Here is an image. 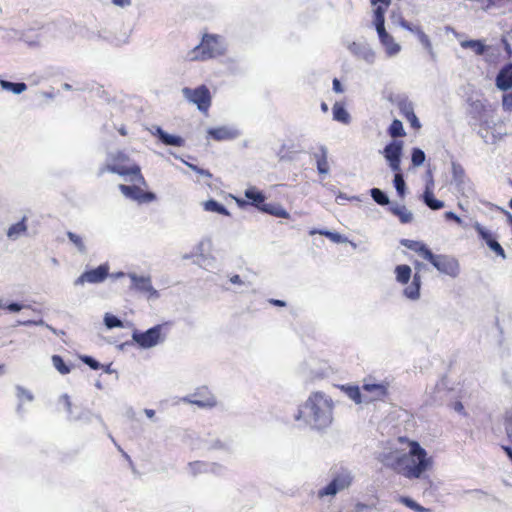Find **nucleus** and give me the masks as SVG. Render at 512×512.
I'll return each instance as SVG.
<instances>
[{"label":"nucleus","mask_w":512,"mask_h":512,"mask_svg":"<svg viewBox=\"0 0 512 512\" xmlns=\"http://www.w3.org/2000/svg\"><path fill=\"white\" fill-rule=\"evenodd\" d=\"M377 459L387 468L408 479H420L433 466V459L417 442L412 441L408 452H381Z\"/></svg>","instance_id":"1"},{"label":"nucleus","mask_w":512,"mask_h":512,"mask_svg":"<svg viewBox=\"0 0 512 512\" xmlns=\"http://www.w3.org/2000/svg\"><path fill=\"white\" fill-rule=\"evenodd\" d=\"M333 402L322 392H313L304 404L300 405L294 418L303 420L312 429L321 431L332 423Z\"/></svg>","instance_id":"2"},{"label":"nucleus","mask_w":512,"mask_h":512,"mask_svg":"<svg viewBox=\"0 0 512 512\" xmlns=\"http://www.w3.org/2000/svg\"><path fill=\"white\" fill-rule=\"evenodd\" d=\"M172 326L171 321L156 324L145 331L134 328L132 338L139 349H150L165 342Z\"/></svg>","instance_id":"3"},{"label":"nucleus","mask_w":512,"mask_h":512,"mask_svg":"<svg viewBox=\"0 0 512 512\" xmlns=\"http://www.w3.org/2000/svg\"><path fill=\"white\" fill-rule=\"evenodd\" d=\"M226 48L222 38L215 34H205L201 42L191 51V60H207L224 55Z\"/></svg>","instance_id":"4"},{"label":"nucleus","mask_w":512,"mask_h":512,"mask_svg":"<svg viewBox=\"0 0 512 512\" xmlns=\"http://www.w3.org/2000/svg\"><path fill=\"white\" fill-rule=\"evenodd\" d=\"M353 481L351 472L346 468H341L339 472L333 474L331 480L318 491L319 498L325 496H335L338 492L348 488Z\"/></svg>","instance_id":"5"},{"label":"nucleus","mask_w":512,"mask_h":512,"mask_svg":"<svg viewBox=\"0 0 512 512\" xmlns=\"http://www.w3.org/2000/svg\"><path fill=\"white\" fill-rule=\"evenodd\" d=\"M106 171L113 174H117L122 177L131 176L130 180L132 182H137L143 186L147 185V182L141 173V167L137 163H133L130 166H126L119 165L117 163H110V161L107 160L106 165L99 169L98 176L103 175Z\"/></svg>","instance_id":"6"},{"label":"nucleus","mask_w":512,"mask_h":512,"mask_svg":"<svg viewBox=\"0 0 512 512\" xmlns=\"http://www.w3.org/2000/svg\"><path fill=\"white\" fill-rule=\"evenodd\" d=\"M426 261H428L440 273L456 278L460 274V264L458 260L450 255L435 254L430 252Z\"/></svg>","instance_id":"7"},{"label":"nucleus","mask_w":512,"mask_h":512,"mask_svg":"<svg viewBox=\"0 0 512 512\" xmlns=\"http://www.w3.org/2000/svg\"><path fill=\"white\" fill-rule=\"evenodd\" d=\"M182 93L185 99L195 104L200 112L207 113L212 103V96L206 85L202 84L195 88L184 87Z\"/></svg>","instance_id":"8"},{"label":"nucleus","mask_w":512,"mask_h":512,"mask_svg":"<svg viewBox=\"0 0 512 512\" xmlns=\"http://www.w3.org/2000/svg\"><path fill=\"white\" fill-rule=\"evenodd\" d=\"M404 142L400 139H392L381 151L389 168L392 171L401 170V160L403 156Z\"/></svg>","instance_id":"9"},{"label":"nucleus","mask_w":512,"mask_h":512,"mask_svg":"<svg viewBox=\"0 0 512 512\" xmlns=\"http://www.w3.org/2000/svg\"><path fill=\"white\" fill-rule=\"evenodd\" d=\"M473 228L475 229L478 238L483 241L491 251L502 259H506V252L499 243L498 237L495 233L477 221L473 224Z\"/></svg>","instance_id":"10"},{"label":"nucleus","mask_w":512,"mask_h":512,"mask_svg":"<svg viewBox=\"0 0 512 512\" xmlns=\"http://www.w3.org/2000/svg\"><path fill=\"white\" fill-rule=\"evenodd\" d=\"M128 277L131 280V290L145 294L148 300H154L160 297L159 291L153 287L149 276L137 275L136 273L131 272L128 273Z\"/></svg>","instance_id":"11"},{"label":"nucleus","mask_w":512,"mask_h":512,"mask_svg":"<svg viewBox=\"0 0 512 512\" xmlns=\"http://www.w3.org/2000/svg\"><path fill=\"white\" fill-rule=\"evenodd\" d=\"M109 277V265L107 263L100 264L99 266L91 269H86L74 281L75 286L83 285L84 283L99 284L104 282Z\"/></svg>","instance_id":"12"},{"label":"nucleus","mask_w":512,"mask_h":512,"mask_svg":"<svg viewBox=\"0 0 512 512\" xmlns=\"http://www.w3.org/2000/svg\"><path fill=\"white\" fill-rule=\"evenodd\" d=\"M379 38V42L385 48V51L388 56L392 57L397 55L401 46L394 41L393 36L386 31L385 21L377 20V22H372Z\"/></svg>","instance_id":"13"},{"label":"nucleus","mask_w":512,"mask_h":512,"mask_svg":"<svg viewBox=\"0 0 512 512\" xmlns=\"http://www.w3.org/2000/svg\"><path fill=\"white\" fill-rule=\"evenodd\" d=\"M240 136V131L229 126L210 127L207 129V138L215 141L234 140Z\"/></svg>","instance_id":"14"},{"label":"nucleus","mask_w":512,"mask_h":512,"mask_svg":"<svg viewBox=\"0 0 512 512\" xmlns=\"http://www.w3.org/2000/svg\"><path fill=\"white\" fill-rule=\"evenodd\" d=\"M495 86L503 92L512 88V61L505 63L495 77Z\"/></svg>","instance_id":"15"},{"label":"nucleus","mask_w":512,"mask_h":512,"mask_svg":"<svg viewBox=\"0 0 512 512\" xmlns=\"http://www.w3.org/2000/svg\"><path fill=\"white\" fill-rule=\"evenodd\" d=\"M85 37L88 40H102L114 46H121L128 43V36H126L124 39H120L115 34L106 29L99 31L88 30Z\"/></svg>","instance_id":"16"},{"label":"nucleus","mask_w":512,"mask_h":512,"mask_svg":"<svg viewBox=\"0 0 512 512\" xmlns=\"http://www.w3.org/2000/svg\"><path fill=\"white\" fill-rule=\"evenodd\" d=\"M348 49L354 56L363 59L369 64H372L375 61V52L368 43L354 41L349 44Z\"/></svg>","instance_id":"17"},{"label":"nucleus","mask_w":512,"mask_h":512,"mask_svg":"<svg viewBox=\"0 0 512 512\" xmlns=\"http://www.w3.org/2000/svg\"><path fill=\"white\" fill-rule=\"evenodd\" d=\"M244 196L248 199L249 205L257 210L258 207H261L267 199L266 194L255 186L248 187L244 191Z\"/></svg>","instance_id":"18"},{"label":"nucleus","mask_w":512,"mask_h":512,"mask_svg":"<svg viewBox=\"0 0 512 512\" xmlns=\"http://www.w3.org/2000/svg\"><path fill=\"white\" fill-rule=\"evenodd\" d=\"M28 234L27 217L23 216L18 222L10 225L6 232V236L11 241H16L21 236Z\"/></svg>","instance_id":"19"},{"label":"nucleus","mask_w":512,"mask_h":512,"mask_svg":"<svg viewBox=\"0 0 512 512\" xmlns=\"http://www.w3.org/2000/svg\"><path fill=\"white\" fill-rule=\"evenodd\" d=\"M400 245L406 247L409 250L416 252L423 259H427L428 255L431 252V249L422 241L411 240L403 238L400 241Z\"/></svg>","instance_id":"20"},{"label":"nucleus","mask_w":512,"mask_h":512,"mask_svg":"<svg viewBox=\"0 0 512 512\" xmlns=\"http://www.w3.org/2000/svg\"><path fill=\"white\" fill-rule=\"evenodd\" d=\"M258 211L263 214H268L277 218L288 219L290 218L289 212L279 203H264L258 207Z\"/></svg>","instance_id":"21"},{"label":"nucleus","mask_w":512,"mask_h":512,"mask_svg":"<svg viewBox=\"0 0 512 512\" xmlns=\"http://www.w3.org/2000/svg\"><path fill=\"white\" fill-rule=\"evenodd\" d=\"M339 388L356 404L370 403L372 401V399H368L362 395L358 385L344 384L340 385Z\"/></svg>","instance_id":"22"},{"label":"nucleus","mask_w":512,"mask_h":512,"mask_svg":"<svg viewBox=\"0 0 512 512\" xmlns=\"http://www.w3.org/2000/svg\"><path fill=\"white\" fill-rule=\"evenodd\" d=\"M460 45L464 49H471L478 56H484L490 50V46L482 39L464 40Z\"/></svg>","instance_id":"23"},{"label":"nucleus","mask_w":512,"mask_h":512,"mask_svg":"<svg viewBox=\"0 0 512 512\" xmlns=\"http://www.w3.org/2000/svg\"><path fill=\"white\" fill-rule=\"evenodd\" d=\"M188 468L190 470V473L193 476H196L201 473H208L209 468L212 469H218V470H224L225 467L218 463H208L204 461H194L188 463Z\"/></svg>","instance_id":"24"},{"label":"nucleus","mask_w":512,"mask_h":512,"mask_svg":"<svg viewBox=\"0 0 512 512\" xmlns=\"http://www.w3.org/2000/svg\"><path fill=\"white\" fill-rule=\"evenodd\" d=\"M421 291V276L420 273L415 272L410 285L403 290V295L410 300H417L420 298Z\"/></svg>","instance_id":"25"},{"label":"nucleus","mask_w":512,"mask_h":512,"mask_svg":"<svg viewBox=\"0 0 512 512\" xmlns=\"http://www.w3.org/2000/svg\"><path fill=\"white\" fill-rule=\"evenodd\" d=\"M388 211L395 217H397L402 224H408L413 220V213L409 211L404 205H400L394 202Z\"/></svg>","instance_id":"26"},{"label":"nucleus","mask_w":512,"mask_h":512,"mask_svg":"<svg viewBox=\"0 0 512 512\" xmlns=\"http://www.w3.org/2000/svg\"><path fill=\"white\" fill-rule=\"evenodd\" d=\"M362 389L368 393H374L376 400H382L388 395L387 383H370L364 381Z\"/></svg>","instance_id":"27"},{"label":"nucleus","mask_w":512,"mask_h":512,"mask_svg":"<svg viewBox=\"0 0 512 512\" xmlns=\"http://www.w3.org/2000/svg\"><path fill=\"white\" fill-rule=\"evenodd\" d=\"M370 4L374 7L372 22L385 21V14L391 5V0H370Z\"/></svg>","instance_id":"28"},{"label":"nucleus","mask_w":512,"mask_h":512,"mask_svg":"<svg viewBox=\"0 0 512 512\" xmlns=\"http://www.w3.org/2000/svg\"><path fill=\"white\" fill-rule=\"evenodd\" d=\"M333 120L348 125L351 122V115L347 111L345 104L336 102L332 107Z\"/></svg>","instance_id":"29"},{"label":"nucleus","mask_w":512,"mask_h":512,"mask_svg":"<svg viewBox=\"0 0 512 512\" xmlns=\"http://www.w3.org/2000/svg\"><path fill=\"white\" fill-rule=\"evenodd\" d=\"M369 194L373 201L378 204L379 206L386 207L387 210L390 208V206L395 202L390 200L389 195L386 191L373 187L369 190Z\"/></svg>","instance_id":"30"},{"label":"nucleus","mask_w":512,"mask_h":512,"mask_svg":"<svg viewBox=\"0 0 512 512\" xmlns=\"http://www.w3.org/2000/svg\"><path fill=\"white\" fill-rule=\"evenodd\" d=\"M452 182L456 185V188L460 191L464 188L466 173L463 166L453 161L451 163Z\"/></svg>","instance_id":"31"},{"label":"nucleus","mask_w":512,"mask_h":512,"mask_svg":"<svg viewBox=\"0 0 512 512\" xmlns=\"http://www.w3.org/2000/svg\"><path fill=\"white\" fill-rule=\"evenodd\" d=\"M487 108L483 101L472 100L469 102V114L475 121H482V118L486 116Z\"/></svg>","instance_id":"32"},{"label":"nucleus","mask_w":512,"mask_h":512,"mask_svg":"<svg viewBox=\"0 0 512 512\" xmlns=\"http://www.w3.org/2000/svg\"><path fill=\"white\" fill-rule=\"evenodd\" d=\"M203 208L207 212H213L217 213L219 215L223 216H230V211L227 209V207L222 204L221 202L210 198L209 200L203 202Z\"/></svg>","instance_id":"33"},{"label":"nucleus","mask_w":512,"mask_h":512,"mask_svg":"<svg viewBox=\"0 0 512 512\" xmlns=\"http://www.w3.org/2000/svg\"><path fill=\"white\" fill-rule=\"evenodd\" d=\"M0 86L3 90L13 93L14 95H20L25 92L28 88L25 82H12L9 80L0 78Z\"/></svg>","instance_id":"34"},{"label":"nucleus","mask_w":512,"mask_h":512,"mask_svg":"<svg viewBox=\"0 0 512 512\" xmlns=\"http://www.w3.org/2000/svg\"><path fill=\"white\" fill-rule=\"evenodd\" d=\"M396 281L402 285L409 283L412 276V269L407 264H400L394 270Z\"/></svg>","instance_id":"35"},{"label":"nucleus","mask_w":512,"mask_h":512,"mask_svg":"<svg viewBox=\"0 0 512 512\" xmlns=\"http://www.w3.org/2000/svg\"><path fill=\"white\" fill-rule=\"evenodd\" d=\"M51 361L54 368L62 375L69 374L74 367V364L65 361V359L58 354L52 355Z\"/></svg>","instance_id":"36"},{"label":"nucleus","mask_w":512,"mask_h":512,"mask_svg":"<svg viewBox=\"0 0 512 512\" xmlns=\"http://www.w3.org/2000/svg\"><path fill=\"white\" fill-rule=\"evenodd\" d=\"M393 172L395 173L393 181H392L393 186L396 190L397 195L401 199H404L407 194V190H408L405 179H404V174H403L402 170L393 171Z\"/></svg>","instance_id":"37"},{"label":"nucleus","mask_w":512,"mask_h":512,"mask_svg":"<svg viewBox=\"0 0 512 512\" xmlns=\"http://www.w3.org/2000/svg\"><path fill=\"white\" fill-rule=\"evenodd\" d=\"M93 417L97 419V421L104 427V429H107V426L101 415H93V413L86 408H81L80 411L75 414V417H71V421H84L86 423H90Z\"/></svg>","instance_id":"38"},{"label":"nucleus","mask_w":512,"mask_h":512,"mask_svg":"<svg viewBox=\"0 0 512 512\" xmlns=\"http://www.w3.org/2000/svg\"><path fill=\"white\" fill-rule=\"evenodd\" d=\"M316 233L327 237L333 243L341 244V243H346L348 241L346 236H344L343 234L336 232V231H330L328 229H313L310 232L311 235L316 234Z\"/></svg>","instance_id":"39"},{"label":"nucleus","mask_w":512,"mask_h":512,"mask_svg":"<svg viewBox=\"0 0 512 512\" xmlns=\"http://www.w3.org/2000/svg\"><path fill=\"white\" fill-rule=\"evenodd\" d=\"M422 202L431 210L438 211L445 207V203L435 197L434 193H422Z\"/></svg>","instance_id":"40"},{"label":"nucleus","mask_w":512,"mask_h":512,"mask_svg":"<svg viewBox=\"0 0 512 512\" xmlns=\"http://www.w3.org/2000/svg\"><path fill=\"white\" fill-rule=\"evenodd\" d=\"M398 23L403 29L416 35V37L418 38L419 41L422 40V37L427 36V34L423 31V29L420 26L414 25L413 23L407 21L402 16H399Z\"/></svg>","instance_id":"41"},{"label":"nucleus","mask_w":512,"mask_h":512,"mask_svg":"<svg viewBox=\"0 0 512 512\" xmlns=\"http://www.w3.org/2000/svg\"><path fill=\"white\" fill-rule=\"evenodd\" d=\"M16 34H19V40L25 42L30 47H37L39 46V35L35 33L33 29H29L27 31L17 32L14 31Z\"/></svg>","instance_id":"42"},{"label":"nucleus","mask_w":512,"mask_h":512,"mask_svg":"<svg viewBox=\"0 0 512 512\" xmlns=\"http://www.w3.org/2000/svg\"><path fill=\"white\" fill-rule=\"evenodd\" d=\"M398 502L415 512H430V509L420 505L417 501L409 496L400 495L398 497Z\"/></svg>","instance_id":"43"},{"label":"nucleus","mask_w":512,"mask_h":512,"mask_svg":"<svg viewBox=\"0 0 512 512\" xmlns=\"http://www.w3.org/2000/svg\"><path fill=\"white\" fill-rule=\"evenodd\" d=\"M119 190L126 198L138 202L139 193H140L139 186H137L135 184H132V185L120 184Z\"/></svg>","instance_id":"44"},{"label":"nucleus","mask_w":512,"mask_h":512,"mask_svg":"<svg viewBox=\"0 0 512 512\" xmlns=\"http://www.w3.org/2000/svg\"><path fill=\"white\" fill-rule=\"evenodd\" d=\"M387 133L392 138H401L406 136L403 123L399 119H394L387 129Z\"/></svg>","instance_id":"45"},{"label":"nucleus","mask_w":512,"mask_h":512,"mask_svg":"<svg viewBox=\"0 0 512 512\" xmlns=\"http://www.w3.org/2000/svg\"><path fill=\"white\" fill-rule=\"evenodd\" d=\"M160 144L170 147H183L185 145V139L180 135L166 132Z\"/></svg>","instance_id":"46"},{"label":"nucleus","mask_w":512,"mask_h":512,"mask_svg":"<svg viewBox=\"0 0 512 512\" xmlns=\"http://www.w3.org/2000/svg\"><path fill=\"white\" fill-rule=\"evenodd\" d=\"M400 114L406 118L412 114H414V104L412 101L409 100L408 96L405 95L404 98L399 102L397 105Z\"/></svg>","instance_id":"47"},{"label":"nucleus","mask_w":512,"mask_h":512,"mask_svg":"<svg viewBox=\"0 0 512 512\" xmlns=\"http://www.w3.org/2000/svg\"><path fill=\"white\" fill-rule=\"evenodd\" d=\"M103 322L107 329L124 327L122 319L112 313H105Z\"/></svg>","instance_id":"48"},{"label":"nucleus","mask_w":512,"mask_h":512,"mask_svg":"<svg viewBox=\"0 0 512 512\" xmlns=\"http://www.w3.org/2000/svg\"><path fill=\"white\" fill-rule=\"evenodd\" d=\"M426 160L425 152L419 147H413L411 150V164L413 167H420Z\"/></svg>","instance_id":"49"},{"label":"nucleus","mask_w":512,"mask_h":512,"mask_svg":"<svg viewBox=\"0 0 512 512\" xmlns=\"http://www.w3.org/2000/svg\"><path fill=\"white\" fill-rule=\"evenodd\" d=\"M66 235H67L69 241L77 248V250L80 253L85 254L87 252L85 243L80 235H78L72 231H67Z\"/></svg>","instance_id":"50"},{"label":"nucleus","mask_w":512,"mask_h":512,"mask_svg":"<svg viewBox=\"0 0 512 512\" xmlns=\"http://www.w3.org/2000/svg\"><path fill=\"white\" fill-rule=\"evenodd\" d=\"M107 160L110 161V163H117L119 165H124L126 162L130 160L129 156L124 151H117V152H109L107 154Z\"/></svg>","instance_id":"51"},{"label":"nucleus","mask_w":512,"mask_h":512,"mask_svg":"<svg viewBox=\"0 0 512 512\" xmlns=\"http://www.w3.org/2000/svg\"><path fill=\"white\" fill-rule=\"evenodd\" d=\"M79 358L91 370L97 371L102 368V363H100L96 358H94L91 355H80Z\"/></svg>","instance_id":"52"},{"label":"nucleus","mask_w":512,"mask_h":512,"mask_svg":"<svg viewBox=\"0 0 512 512\" xmlns=\"http://www.w3.org/2000/svg\"><path fill=\"white\" fill-rule=\"evenodd\" d=\"M15 389H16V396L20 401H22L23 399H25L29 402L34 400V396H33L32 392L29 391L28 389L24 388L23 386L16 385Z\"/></svg>","instance_id":"53"},{"label":"nucleus","mask_w":512,"mask_h":512,"mask_svg":"<svg viewBox=\"0 0 512 512\" xmlns=\"http://www.w3.org/2000/svg\"><path fill=\"white\" fill-rule=\"evenodd\" d=\"M157 200V195L153 191H144L140 188L138 203H150Z\"/></svg>","instance_id":"54"},{"label":"nucleus","mask_w":512,"mask_h":512,"mask_svg":"<svg viewBox=\"0 0 512 512\" xmlns=\"http://www.w3.org/2000/svg\"><path fill=\"white\" fill-rule=\"evenodd\" d=\"M317 171L320 175H327L330 172V167L328 164V158L326 156H322L321 159H318L316 163Z\"/></svg>","instance_id":"55"},{"label":"nucleus","mask_w":512,"mask_h":512,"mask_svg":"<svg viewBox=\"0 0 512 512\" xmlns=\"http://www.w3.org/2000/svg\"><path fill=\"white\" fill-rule=\"evenodd\" d=\"M26 306L18 301H9L7 303H4L3 309H6L10 313H18L22 309H24Z\"/></svg>","instance_id":"56"},{"label":"nucleus","mask_w":512,"mask_h":512,"mask_svg":"<svg viewBox=\"0 0 512 512\" xmlns=\"http://www.w3.org/2000/svg\"><path fill=\"white\" fill-rule=\"evenodd\" d=\"M419 42L422 44L424 49L428 52V54L431 57V60L435 61L436 60V54H435V52L433 50V46H432V43H431V40H430L429 36L427 35L426 37H422V40H420Z\"/></svg>","instance_id":"57"},{"label":"nucleus","mask_w":512,"mask_h":512,"mask_svg":"<svg viewBox=\"0 0 512 512\" xmlns=\"http://www.w3.org/2000/svg\"><path fill=\"white\" fill-rule=\"evenodd\" d=\"M419 42L422 44L424 49L428 52V54L431 57V60L435 61L436 60V54H435V52L433 50V46H432V43H431V40H430L429 36L427 35L426 37H422V40H420Z\"/></svg>","instance_id":"58"},{"label":"nucleus","mask_w":512,"mask_h":512,"mask_svg":"<svg viewBox=\"0 0 512 512\" xmlns=\"http://www.w3.org/2000/svg\"><path fill=\"white\" fill-rule=\"evenodd\" d=\"M149 132L157 138L158 142L161 143L166 132L161 126L159 125H152L150 128H148Z\"/></svg>","instance_id":"59"},{"label":"nucleus","mask_w":512,"mask_h":512,"mask_svg":"<svg viewBox=\"0 0 512 512\" xmlns=\"http://www.w3.org/2000/svg\"><path fill=\"white\" fill-rule=\"evenodd\" d=\"M60 401H63L64 405H65V408H66V411L68 413V419L71 421V417H75V414L73 412V409H72V402L70 400V397L68 394H62L60 396Z\"/></svg>","instance_id":"60"},{"label":"nucleus","mask_w":512,"mask_h":512,"mask_svg":"<svg viewBox=\"0 0 512 512\" xmlns=\"http://www.w3.org/2000/svg\"><path fill=\"white\" fill-rule=\"evenodd\" d=\"M502 108L506 112L512 111V93H504L502 96Z\"/></svg>","instance_id":"61"},{"label":"nucleus","mask_w":512,"mask_h":512,"mask_svg":"<svg viewBox=\"0 0 512 512\" xmlns=\"http://www.w3.org/2000/svg\"><path fill=\"white\" fill-rule=\"evenodd\" d=\"M444 219L446 221H453L455 223H457L458 225H462L463 224V220L461 219L460 216H458L455 212L453 211H446L444 213Z\"/></svg>","instance_id":"62"},{"label":"nucleus","mask_w":512,"mask_h":512,"mask_svg":"<svg viewBox=\"0 0 512 512\" xmlns=\"http://www.w3.org/2000/svg\"><path fill=\"white\" fill-rule=\"evenodd\" d=\"M405 119L409 122L412 129L419 130L422 127L421 122L415 113Z\"/></svg>","instance_id":"63"},{"label":"nucleus","mask_w":512,"mask_h":512,"mask_svg":"<svg viewBox=\"0 0 512 512\" xmlns=\"http://www.w3.org/2000/svg\"><path fill=\"white\" fill-rule=\"evenodd\" d=\"M501 42L504 48V51L507 55V58L512 57V43L509 42V38H507L505 35L502 36Z\"/></svg>","instance_id":"64"}]
</instances>
